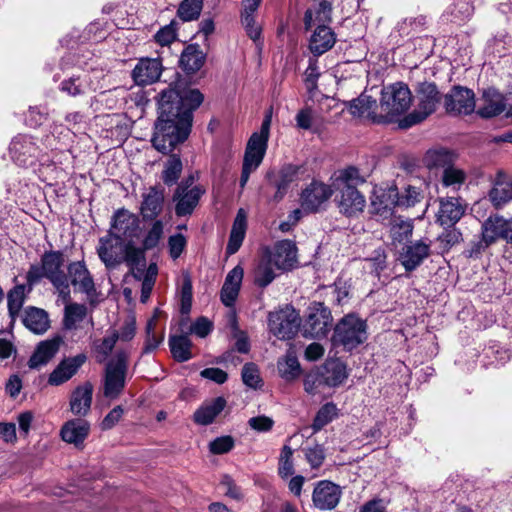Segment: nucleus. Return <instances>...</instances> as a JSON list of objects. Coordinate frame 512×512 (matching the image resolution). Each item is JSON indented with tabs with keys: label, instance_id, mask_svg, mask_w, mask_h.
Segmentation results:
<instances>
[{
	"label": "nucleus",
	"instance_id": "f704fd0d",
	"mask_svg": "<svg viewBox=\"0 0 512 512\" xmlns=\"http://www.w3.org/2000/svg\"><path fill=\"white\" fill-rule=\"evenodd\" d=\"M262 0H243L241 21L248 36L256 41L261 35V28L255 21V12L260 6Z\"/></svg>",
	"mask_w": 512,
	"mask_h": 512
},
{
	"label": "nucleus",
	"instance_id": "cd10ccee",
	"mask_svg": "<svg viewBox=\"0 0 512 512\" xmlns=\"http://www.w3.org/2000/svg\"><path fill=\"white\" fill-rule=\"evenodd\" d=\"M244 270L240 265L235 266L227 274L221 289L220 298L222 303L227 307H232L239 295Z\"/></svg>",
	"mask_w": 512,
	"mask_h": 512
},
{
	"label": "nucleus",
	"instance_id": "49530a36",
	"mask_svg": "<svg viewBox=\"0 0 512 512\" xmlns=\"http://www.w3.org/2000/svg\"><path fill=\"white\" fill-rule=\"evenodd\" d=\"M424 165L429 169L442 168L443 171L454 162V155L447 149L437 148L428 150L423 158Z\"/></svg>",
	"mask_w": 512,
	"mask_h": 512
},
{
	"label": "nucleus",
	"instance_id": "1a4fd4ad",
	"mask_svg": "<svg viewBox=\"0 0 512 512\" xmlns=\"http://www.w3.org/2000/svg\"><path fill=\"white\" fill-rule=\"evenodd\" d=\"M332 325L330 310L320 302H313L307 309L303 335L310 338L325 337Z\"/></svg>",
	"mask_w": 512,
	"mask_h": 512
},
{
	"label": "nucleus",
	"instance_id": "f257e3e1",
	"mask_svg": "<svg viewBox=\"0 0 512 512\" xmlns=\"http://www.w3.org/2000/svg\"><path fill=\"white\" fill-rule=\"evenodd\" d=\"M203 99L198 89L169 86L159 93V116L152 137V144L157 151L168 154L188 138L192 112L201 105Z\"/></svg>",
	"mask_w": 512,
	"mask_h": 512
},
{
	"label": "nucleus",
	"instance_id": "39448f33",
	"mask_svg": "<svg viewBox=\"0 0 512 512\" xmlns=\"http://www.w3.org/2000/svg\"><path fill=\"white\" fill-rule=\"evenodd\" d=\"M415 91L417 105L411 113L405 115L399 121V127L402 129L410 128L424 121L436 111L441 101V94L434 83H419Z\"/></svg>",
	"mask_w": 512,
	"mask_h": 512
},
{
	"label": "nucleus",
	"instance_id": "052dcab7",
	"mask_svg": "<svg viewBox=\"0 0 512 512\" xmlns=\"http://www.w3.org/2000/svg\"><path fill=\"white\" fill-rule=\"evenodd\" d=\"M337 407L333 403H326L317 412L312 428L314 431L321 430L337 416Z\"/></svg>",
	"mask_w": 512,
	"mask_h": 512
},
{
	"label": "nucleus",
	"instance_id": "58836bf2",
	"mask_svg": "<svg viewBox=\"0 0 512 512\" xmlns=\"http://www.w3.org/2000/svg\"><path fill=\"white\" fill-rule=\"evenodd\" d=\"M399 193L396 187L386 189H375L371 198L374 209L380 213L390 211L394 206L399 205Z\"/></svg>",
	"mask_w": 512,
	"mask_h": 512
},
{
	"label": "nucleus",
	"instance_id": "f03ea898",
	"mask_svg": "<svg viewBox=\"0 0 512 512\" xmlns=\"http://www.w3.org/2000/svg\"><path fill=\"white\" fill-rule=\"evenodd\" d=\"M87 60H92V58L72 53H68L62 58L60 65L63 70L70 66L73 68L72 73L60 83L59 88L62 92L76 97L102 88L100 80L104 76L103 71L94 69Z\"/></svg>",
	"mask_w": 512,
	"mask_h": 512
},
{
	"label": "nucleus",
	"instance_id": "c756f323",
	"mask_svg": "<svg viewBox=\"0 0 512 512\" xmlns=\"http://www.w3.org/2000/svg\"><path fill=\"white\" fill-rule=\"evenodd\" d=\"M314 28L309 40V49L314 55L320 56L334 46L336 35L327 25H320V27Z\"/></svg>",
	"mask_w": 512,
	"mask_h": 512
},
{
	"label": "nucleus",
	"instance_id": "0eeeda50",
	"mask_svg": "<svg viewBox=\"0 0 512 512\" xmlns=\"http://www.w3.org/2000/svg\"><path fill=\"white\" fill-rule=\"evenodd\" d=\"M127 354L118 351L107 363L103 383V394L110 399H116L123 391L126 383Z\"/></svg>",
	"mask_w": 512,
	"mask_h": 512
},
{
	"label": "nucleus",
	"instance_id": "b1692460",
	"mask_svg": "<svg viewBox=\"0 0 512 512\" xmlns=\"http://www.w3.org/2000/svg\"><path fill=\"white\" fill-rule=\"evenodd\" d=\"M296 253L295 243L290 240H283L278 242L273 251L266 255L274 263L277 270L284 271L290 270L295 266L297 262Z\"/></svg>",
	"mask_w": 512,
	"mask_h": 512
},
{
	"label": "nucleus",
	"instance_id": "e2e57ef3",
	"mask_svg": "<svg viewBox=\"0 0 512 512\" xmlns=\"http://www.w3.org/2000/svg\"><path fill=\"white\" fill-rule=\"evenodd\" d=\"M164 233V224L161 220H156L153 222L150 229L147 231L145 238L143 240V245L145 249H153L155 248L160 240L163 237Z\"/></svg>",
	"mask_w": 512,
	"mask_h": 512
},
{
	"label": "nucleus",
	"instance_id": "37998d69",
	"mask_svg": "<svg viewBox=\"0 0 512 512\" xmlns=\"http://www.w3.org/2000/svg\"><path fill=\"white\" fill-rule=\"evenodd\" d=\"M279 375L286 381H293L301 374V367L296 353L290 349L277 363Z\"/></svg>",
	"mask_w": 512,
	"mask_h": 512
},
{
	"label": "nucleus",
	"instance_id": "79ce46f5",
	"mask_svg": "<svg viewBox=\"0 0 512 512\" xmlns=\"http://www.w3.org/2000/svg\"><path fill=\"white\" fill-rule=\"evenodd\" d=\"M482 237L486 245H491L499 239L504 240V218L502 216H490L482 224Z\"/></svg>",
	"mask_w": 512,
	"mask_h": 512
},
{
	"label": "nucleus",
	"instance_id": "5701e85b",
	"mask_svg": "<svg viewBox=\"0 0 512 512\" xmlns=\"http://www.w3.org/2000/svg\"><path fill=\"white\" fill-rule=\"evenodd\" d=\"M333 193V187L322 182L313 181L302 192L301 204L303 209L316 211Z\"/></svg>",
	"mask_w": 512,
	"mask_h": 512
},
{
	"label": "nucleus",
	"instance_id": "603ef678",
	"mask_svg": "<svg viewBox=\"0 0 512 512\" xmlns=\"http://www.w3.org/2000/svg\"><path fill=\"white\" fill-rule=\"evenodd\" d=\"M30 291V289H26L24 284L16 285L13 287L7 294V306L9 310V314L11 317L17 315L26 298V294Z\"/></svg>",
	"mask_w": 512,
	"mask_h": 512
},
{
	"label": "nucleus",
	"instance_id": "c85d7f7f",
	"mask_svg": "<svg viewBox=\"0 0 512 512\" xmlns=\"http://www.w3.org/2000/svg\"><path fill=\"white\" fill-rule=\"evenodd\" d=\"M60 345L61 339L58 337L40 342L30 357L28 366L31 369H39L47 365L57 354Z\"/></svg>",
	"mask_w": 512,
	"mask_h": 512
},
{
	"label": "nucleus",
	"instance_id": "6e6d98bb",
	"mask_svg": "<svg viewBox=\"0 0 512 512\" xmlns=\"http://www.w3.org/2000/svg\"><path fill=\"white\" fill-rule=\"evenodd\" d=\"M157 312L148 320L146 325V341L144 346V353L153 352L164 340V333L161 332L157 335L156 329Z\"/></svg>",
	"mask_w": 512,
	"mask_h": 512
},
{
	"label": "nucleus",
	"instance_id": "4c0bfd02",
	"mask_svg": "<svg viewBox=\"0 0 512 512\" xmlns=\"http://www.w3.org/2000/svg\"><path fill=\"white\" fill-rule=\"evenodd\" d=\"M22 321L25 327L35 334H43L49 328L48 314L40 308H27Z\"/></svg>",
	"mask_w": 512,
	"mask_h": 512
},
{
	"label": "nucleus",
	"instance_id": "aec40b11",
	"mask_svg": "<svg viewBox=\"0 0 512 512\" xmlns=\"http://www.w3.org/2000/svg\"><path fill=\"white\" fill-rule=\"evenodd\" d=\"M164 207V190L160 187H149L142 194L140 214L144 221L155 220Z\"/></svg>",
	"mask_w": 512,
	"mask_h": 512
},
{
	"label": "nucleus",
	"instance_id": "a878e982",
	"mask_svg": "<svg viewBox=\"0 0 512 512\" xmlns=\"http://www.w3.org/2000/svg\"><path fill=\"white\" fill-rule=\"evenodd\" d=\"M93 397V386L91 383L86 382L83 385L77 386L71 393L69 399V408L72 414L78 418L85 417L91 410Z\"/></svg>",
	"mask_w": 512,
	"mask_h": 512
},
{
	"label": "nucleus",
	"instance_id": "2eb2a0df",
	"mask_svg": "<svg viewBox=\"0 0 512 512\" xmlns=\"http://www.w3.org/2000/svg\"><path fill=\"white\" fill-rule=\"evenodd\" d=\"M447 113L453 115H468L475 109V98L472 90L460 86L454 87L445 95Z\"/></svg>",
	"mask_w": 512,
	"mask_h": 512
},
{
	"label": "nucleus",
	"instance_id": "a211bd4d",
	"mask_svg": "<svg viewBox=\"0 0 512 512\" xmlns=\"http://www.w3.org/2000/svg\"><path fill=\"white\" fill-rule=\"evenodd\" d=\"M85 354H78L73 357L63 359L49 374L48 384L51 386H60L68 382L86 362Z\"/></svg>",
	"mask_w": 512,
	"mask_h": 512
},
{
	"label": "nucleus",
	"instance_id": "ea45409f",
	"mask_svg": "<svg viewBox=\"0 0 512 512\" xmlns=\"http://www.w3.org/2000/svg\"><path fill=\"white\" fill-rule=\"evenodd\" d=\"M320 376L327 386H338L347 378L346 367L339 360H328L323 365Z\"/></svg>",
	"mask_w": 512,
	"mask_h": 512
},
{
	"label": "nucleus",
	"instance_id": "13d9d810",
	"mask_svg": "<svg viewBox=\"0 0 512 512\" xmlns=\"http://www.w3.org/2000/svg\"><path fill=\"white\" fill-rule=\"evenodd\" d=\"M118 339V333L115 330H112L109 331L99 343L95 344V352L98 362L106 361Z\"/></svg>",
	"mask_w": 512,
	"mask_h": 512
},
{
	"label": "nucleus",
	"instance_id": "72a5a7b5",
	"mask_svg": "<svg viewBox=\"0 0 512 512\" xmlns=\"http://www.w3.org/2000/svg\"><path fill=\"white\" fill-rule=\"evenodd\" d=\"M247 229V215L244 209H239L234 219L229 241L226 247L228 256L235 254L241 247Z\"/></svg>",
	"mask_w": 512,
	"mask_h": 512
},
{
	"label": "nucleus",
	"instance_id": "2f4dec72",
	"mask_svg": "<svg viewBox=\"0 0 512 512\" xmlns=\"http://www.w3.org/2000/svg\"><path fill=\"white\" fill-rule=\"evenodd\" d=\"M429 252V244L423 241H416L404 248L400 255V260L407 271H412L429 256Z\"/></svg>",
	"mask_w": 512,
	"mask_h": 512
},
{
	"label": "nucleus",
	"instance_id": "ddd939ff",
	"mask_svg": "<svg viewBox=\"0 0 512 512\" xmlns=\"http://www.w3.org/2000/svg\"><path fill=\"white\" fill-rule=\"evenodd\" d=\"M109 233L124 242H133L140 233L138 217L128 210H118L113 216Z\"/></svg>",
	"mask_w": 512,
	"mask_h": 512
},
{
	"label": "nucleus",
	"instance_id": "423d86ee",
	"mask_svg": "<svg viewBox=\"0 0 512 512\" xmlns=\"http://www.w3.org/2000/svg\"><path fill=\"white\" fill-rule=\"evenodd\" d=\"M367 339V325L355 314L344 316L335 326L333 342L346 350H352Z\"/></svg>",
	"mask_w": 512,
	"mask_h": 512
},
{
	"label": "nucleus",
	"instance_id": "20e7f679",
	"mask_svg": "<svg viewBox=\"0 0 512 512\" xmlns=\"http://www.w3.org/2000/svg\"><path fill=\"white\" fill-rule=\"evenodd\" d=\"M412 100V93L406 84L396 82L384 86L379 102L380 120L382 122H399L400 117L410 109Z\"/></svg>",
	"mask_w": 512,
	"mask_h": 512
},
{
	"label": "nucleus",
	"instance_id": "412c9836",
	"mask_svg": "<svg viewBox=\"0 0 512 512\" xmlns=\"http://www.w3.org/2000/svg\"><path fill=\"white\" fill-rule=\"evenodd\" d=\"M90 433V424L83 418H74L66 421L60 429L61 439L74 445L76 448L83 446Z\"/></svg>",
	"mask_w": 512,
	"mask_h": 512
},
{
	"label": "nucleus",
	"instance_id": "f8f14e48",
	"mask_svg": "<svg viewBox=\"0 0 512 512\" xmlns=\"http://www.w3.org/2000/svg\"><path fill=\"white\" fill-rule=\"evenodd\" d=\"M41 149L32 136L18 135L10 144L12 160L19 166H33L41 156Z\"/></svg>",
	"mask_w": 512,
	"mask_h": 512
},
{
	"label": "nucleus",
	"instance_id": "a19ab883",
	"mask_svg": "<svg viewBox=\"0 0 512 512\" xmlns=\"http://www.w3.org/2000/svg\"><path fill=\"white\" fill-rule=\"evenodd\" d=\"M365 177L360 174L358 168L349 166L334 173L332 176V187H355L363 184Z\"/></svg>",
	"mask_w": 512,
	"mask_h": 512
},
{
	"label": "nucleus",
	"instance_id": "bf43d9fd",
	"mask_svg": "<svg viewBox=\"0 0 512 512\" xmlns=\"http://www.w3.org/2000/svg\"><path fill=\"white\" fill-rule=\"evenodd\" d=\"M466 180V174L463 170L453 166V164L443 171L442 184L445 187H451L458 190Z\"/></svg>",
	"mask_w": 512,
	"mask_h": 512
},
{
	"label": "nucleus",
	"instance_id": "338daca9",
	"mask_svg": "<svg viewBox=\"0 0 512 512\" xmlns=\"http://www.w3.org/2000/svg\"><path fill=\"white\" fill-rule=\"evenodd\" d=\"M157 275V266L150 264L145 273L141 286V302L145 303L151 294Z\"/></svg>",
	"mask_w": 512,
	"mask_h": 512
},
{
	"label": "nucleus",
	"instance_id": "0e129e2a",
	"mask_svg": "<svg viewBox=\"0 0 512 512\" xmlns=\"http://www.w3.org/2000/svg\"><path fill=\"white\" fill-rule=\"evenodd\" d=\"M422 198V188L413 184H408L403 194L399 195V206H414L416 203L420 202Z\"/></svg>",
	"mask_w": 512,
	"mask_h": 512
},
{
	"label": "nucleus",
	"instance_id": "9d476101",
	"mask_svg": "<svg viewBox=\"0 0 512 512\" xmlns=\"http://www.w3.org/2000/svg\"><path fill=\"white\" fill-rule=\"evenodd\" d=\"M66 275L69 286H73L76 292L85 294L90 304L97 302L94 279L83 260L69 263Z\"/></svg>",
	"mask_w": 512,
	"mask_h": 512
},
{
	"label": "nucleus",
	"instance_id": "8fccbe9b",
	"mask_svg": "<svg viewBox=\"0 0 512 512\" xmlns=\"http://www.w3.org/2000/svg\"><path fill=\"white\" fill-rule=\"evenodd\" d=\"M412 231L413 225L412 222L409 220H404L398 217L394 218L393 221L391 222L390 237L394 244H401L407 241L411 237Z\"/></svg>",
	"mask_w": 512,
	"mask_h": 512
},
{
	"label": "nucleus",
	"instance_id": "4be33fe9",
	"mask_svg": "<svg viewBox=\"0 0 512 512\" xmlns=\"http://www.w3.org/2000/svg\"><path fill=\"white\" fill-rule=\"evenodd\" d=\"M466 205L457 197L440 199L437 222L441 226H454L464 215Z\"/></svg>",
	"mask_w": 512,
	"mask_h": 512
},
{
	"label": "nucleus",
	"instance_id": "09e8293b",
	"mask_svg": "<svg viewBox=\"0 0 512 512\" xmlns=\"http://www.w3.org/2000/svg\"><path fill=\"white\" fill-rule=\"evenodd\" d=\"M169 347L174 359L179 362H185L192 357L190 351L191 342L187 335L170 336Z\"/></svg>",
	"mask_w": 512,
	"mask_h": 512
},
{
	"label": "nucleus",
	"instance_id": "7ed1b4c3",
	"mask_svg": "<svg viewBox=\"0 0 512 512\" xmlns=\"http://www.w3.org/2000/svg\"><path fill=\"white\" fill-rule=\"evenodd\" d=\"M65 257L62 251H46L40 265H32L26 275L30 285L47 278L64 301L70 299L68 277L64 271Z\"/></svg>",
	"mask_w": 512,
	"mask_h": 512
},
{
	"label": "nucleus",
	"instance_id": "5fc2aeb1",
	"mask_svg": "<svg viewBox=\"0 0 512 512\" xmlns=\"http://www.w3.org/2000/svg\"><path fill=\"white\" fill-rule=\"evenodd\" d=\"M474 7L467 0H458L450 7L447 14L450 15L448 20L452 22H465L473 15Z\"/></svg>",
	"mask_w": 512,
	"mask_h": 512
},
{
	"label": "nucleus",
	"instance_id": "f3484780",
	"mask_svg": "<svg viewBox=\"0 0 512 512\" xmlns=\"http://www.w3.org/2000/svg\"><path fill=\"white\" fill-rule=\"evenodd\" d=\"M336 191V203L340 212L346 216H354L362 212L366 205L365 197L355 187H333Z\"/></svg>",
	"mask_w": 512,
	"mask_h": 512
},
{
	"label": "nucleus",
	"instance_id": "680f3d73",
	"mask_svg": "<svg viewBox=\"0 0 512 512\" xmlns=\"http://www.w3.org/2000/svg\"><path fill=\"white\" fill-rule=\"evenodd\" d=\"M463 240L462 233L454 226L445 229L438 237L437 242L442 251H448L454 245L459 244Z\"/></svg>",
	"mask_w": 512,
	"mask_h": 512
},
{
	"label": "nucleus",
	"instance_id": "6e6552de",
	"mask_svg": "<svg viewBox=\"0 0 512 512\" xmlns=\"http://www.w3.org/2000/svg\"><path fill=\"white\" fill-rule=\"evenodd\" d=\"M300 325L298 312L291 306L270 312L268 316L269 331L278 339H291Z\"/></svg>",
	"mask_w": 512,
	"mask_h": 512
},
{
	"label": "nucleus",
	"instance_id": "69168bd1",
	"mask_svg": "<svg viewBox=\"0 0 512 512\" xmlns=\"http://www.w3.org/2000/svg\"><path fill=\"white\" fill-rule=\"evenodd\" d=\"M242 380L246 386L253 389H257L262 385L259 369L253 363H247L243 366Z\"/></svg>",
	"mask_w": 512,
	"mask_h": 512
},
{
	"label": "nucleus",
	"instance_id": "6ab92c4d",
	"mask_svg": "<svg viewBox=\"0 0 512 512\" xmlns=\"http://www.w3.org/2000/svg\"><path fill=\"white\" fill-rule=\"evenodd\" d=\"M162 70L160 59L141 58L132 71V78L137 85H149L160 78Z\"/></svg>",
	"mask_w": 512,
	"mask_h": 512
},
{
	"label": "nucleus",
	"instance_id": "9b49d317",
	"mask_svg": "<svg viewBox=\"0 0 512 512\" xmlns=\"http://www.w3.org/2000/svg\"><path fill=\"white\" fill-rule=\"evenodd\" d=\"M194 178L182 181L176 188L173 196L175 205V213L177 216H186L193 212L197 206L204 190L200 186L194 185Z\"/></svg>",
	"mask_w": 512,
	"mask_h": 512
},
{
	"label": "nucleus",
	"instance_id": "4468645a",
	"mask_svg": "<svg viewBox=\"0 0 512 512\" xmlns=\"http://www.w3.org/2000/svg\"><path fill=\"white\" fill-rule=\"evenodd\" d=\"M125 242L108 233L99 239L97 254L108 269H113L124 260Z\"/></svg>",
	"mask_w": 512,
	"mask_h": 512
},
{
	"label": "nucleus",
	"instance_id": "864d4df0",
	"mask_svg": "<svg viewBox=\"0 0 512 512\" xmlns=\"http://www.w3.org/2000/svg\"><path fill=\"white\" fill-rule=\"evenodd\" d=\"M203 8V0H183L177 10L178 17L189 22L196 20Z\"/></svg>",
	"mask_w": 512,
	"mask_h": 512
},
{
	"label": "nucleus",
	"instance_id": "de8ad7c7",
	"mask_svg": "<svg viewBox=\"0 0 512 512\" xmlns=\"http://www.w3.org/2000/svg\"><path fill=\"white\" fill-rule=\"evenodd\" d=\"M87 316V307L84 304L69 303L64 309V327L68 330H75Z\"/></svg>",
	"mask_w": 512,
	"mask_h": 512
},
{
	"label": "nucleus",
	"instance_id": "a18cd8bd",
	"mask_svg": "<svg viewBox=\"0 0 512 512\" xmlns=\"http://www.w3.org/2000/svg\"><path fill=\"white\" fill-rule=\"evenodd\" d=\"M299 167L294 165H286L281 168L277 178L274 181L277 189L274 199L281 200L287 192L288 187L298 178Z\"/></svg>",
	"mask_w": 512,
	"mask_h": 512
},
{
	"label": "nucleus",
	"instance_id": "473e14b6",
	"mask_svg": "<svg viewBox=\"0 0 512 512\" xmlns=\"http://www.w3.org/2000/svg\"><path fill=\"white\" fill-rule=\"evenodd\" d=\"M483 103L477 110L482 118H492L501 114L505 109L504 96L495 89H487L483 93Z\"/></svg>",
	"mask_w": 512,
	"mask_h": 512
},
{
	"label": "nucleus",
	"instance_id": "dca6fc26",
	"mask_svg": "<svg viewBox=\"0 0 512 512\" xmlns=\"http://www.w3.org/2000/svg\"><path fill=\"white\" fill-rule=\"evenodd\" d=\"M342 496L341 487L331 481L318 482L313 490L312 501L320 510H333Z\"/></svg>",
	"mask_w": 512,
	"mask_h": 512
},
{
	"label": "nucleus",
	"instance_id": "e433bc0d",
	"mask_svg": "<svg viewBox=\"0 0 512 512\" xmlns=\"http://www.w3.org/2000/svg\"><path fill=\"white\" fill-rule=\"evenodd\" d=\"M226 400L223 397H217L209 402H205L194 413V421L199 425L211 424L215 418L224 410Z\"/></svg>",
	"mask_w": 512,
	"mask_h": 512
},
{
	"label": "nucleus",
	"instance_id": "4d7b16f0",
	"mask_svg": "<svg viewBox=\"0 0 512 512\" xmlns=\"http://www.w3.org/2000/svg\"><path fill=\"white\" fill-rule=\"evenodd\" d=\"M182 162L179 156L171 155L165 164V169L162 173V179L168 186L177 182L182 172Z\"/></svg>",
	"mask_w": 512,
	"mask_h": 512
},
{
	"label": "nucleus",
	"instance_id": "393cba45",
	"mask_svg": "<svg viewBox=\"0 0 512 512\" xmlns=\"http://www.w3.org/2000/svg\"><path fill=\"white\" fill-rule=\"evenodd\" d=\"M492 205L500 209L512 201V187L510 179L502 170H498L492 181V188L488 193Z\"/></svg>",
	"mask_w": 512,
	"mask_h": 512
},
{
	"label": "nucleus",
	"instance_id": "774afa93",
	"mask_svg": "<svg viewBox=\"0 0 512 512\" xmlns=\"http://www.w3.org/2000/svg\"><path fill=\"white\" fill-rule=\"evenodd\" d=\"M427 22V19L423 15H419L417 17L405 18L401 22L398 23V30L403 35H409L412 32H416L424 26Z\"/></svg>",
	"mask_w": 512,
	"mask_h": 512
},
{
	"label": "nucleus",
	"instance_id": "3c124183",
	"mask_svg": "<svg viewBox=\"0 0 512 512\" xmlns=\"http://www.w3.org/2000/svg\"><path fill=\"white\" fill-rule=\"evenodd\" d=\"M204 63V56L201 51L194 47H187L180 57V64L187 72L198 71Z\"/></svg>",
	"mask_w": 512,
	"mask_h": 512
},
{
	"label": "nucleus",
	"instance_id": "c03bdc74",
	"mask_svg": "<svg viewBox=\"0 0 512 512\" xmlns=\"http://www.w3.org/2000/svg\"><path fill=\"white\" fill-rule=\"evenodd\" d=\"M277 269L270 258L265 254L254 270V283L261 287H267L276 278Z\"/></svg>",
	"mask_w": 512,
	"mask_h": 512
},
{
	"label": "nucleus",
	"instance_id": "c9c22d12",
	"mask_svg": "<svg viewBox=\"0 0 512 512\" xmlns=\"http://www.w3.org/2000/svg\"><path fill=\"white\" fill-rule=\"evenodd\" d=\"M267 143L268 140L262 139L258 135H251L246 146L243 164L257 169L265 156Z\"/></svg>",
	"mask_w": 512,
	"mask_h": 512
},
{
	"label": "nucleus",
	"instance_id": "bb28decb",
	"mask_svg": "<svg viewBox=\"0 0 512 512\" xmlns=\"http://www.w3.org/2000/svg\"><path fill=\"white\" fill-rule=\"evenodd\" d=\"M332 5L328 0H313V4L304 15V26L306 30L313 27L327 25L331 22Z\"/></svg>",
	"mask_w": 512,
	"mask_h": 512
},
{
	"label": "nucleus",
	"instance_id": "7c9ffc66",
	"mask_svg": "<svg viewBox=\"0 0 512 512\" xmlns=\"http://www.w3.org/2000/svg\"><path fill=\"white\" fill-rule=\"evenodd\" d=\"M349 111L353 116L366 117L373 122L382 123L379 104L369 95L361 94L357 99L352 100Z\"/></svg>",
	"mask_w": 512,
	"mask_h": 512
}]
</instances>
